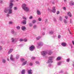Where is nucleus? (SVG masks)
Here are the masks:
<instances>
[{
    "instance_id": "nucleus-1",
    "label": "nucleus",
    "mask_w": 74,
    "mask_h": 74,
    "mask_svg": "<svg viewBox=\"0 0 74 74\" xmlns=\"http://www.w3.org/2000/svg\"><path fill=\"white\" fill-rule=\"evenodd\" d=\"M22 9L25 12H29L30 11V8L26 6V4L24 3L22 5Z\"/></svg>"
},
{
    "instance_id": "nucleus-2",
    "label": "nucleus",
    "mask_w": 74,
    "mask_h": 74,
    "mask_svg": "<svg viewBox=\"0 0 74 74\" xmlns=\"http://www.w3.org/2000/svg\"><path fill=\"white\" fill-rule=\"evenodd\" d=\"M14 1V0H12V1H11L10 4L9 5V7H10V9H8V14H12V10L11 9L12 8V7L13 6V4H12V1Z\"/></svg>"
},
{
    "instance_id": "nucleus-3",
    "label": "nucleus",
    "mask_w": 74,
    "mask_h": 74,
    "mask_svg": "<svg viewBox=\"0 0 74 74\" xmlns=\"http://www.w3.org/2000/svg\"><path fill=\"white\" fill-rule=\"evenodd\" d=\"M47 53L48 52L46 51H43L41 52V55L43 56L44 58H47V56H45L47 55Z\"/></svg>"
},
{
    "instance_id": "nucleus-4",
    "label": "nucleus",
    "mask_w": 74,
    "mask_h": 74,
    "mask_svg": "<svg viewBox=\"0 0 74 74\" xmlns=\"http://www.w3.org/2000/svg\"><path fill=\"white\" fill-rule=\"evenodd\" d=\"M38 46H37V48H40L41 47H42V46H43V42H40L38 43H37Z\"/></svg>"
},
{
    "instance_id": "nucleus-5",
    "label": "nucleus",
    "mask_w": 74,
    "mask_h": 74,
    "mask_svg": "<svg viewBox=\"0 0 74 74\" xmlns=\"http://www.w3.org/2000/svg\"><path fill=\"white\" fill-rule=\"evenodd\" d=\"M35 49V47L34 45H32L29 47V49L30 51H33Z\"/></svg>"
},
{
    "instance_id": "nucleus-6",
    "label": "nucleus",
    "mask_w": 74,
    "mask_h": 74,
    "mask_svg": "<svg viewBox=\"0 0 74 74\" xmlns=\"http://www.w3.org/2000/svg\"><path fill=\"white\" fill-rule=\"evenodd\" d=\"M61 45L64 47H66L67 46V43L66 42H62L61 43Z\"/></svg>"
},
{
    "instance_id": "nucleus-7",
    "label": "nucleus",
    "mask_w": 74,
    "mask_h": 74,
    "mask_svg": "<svg viewBox=\"0 0 74 74\" xmlns=\"http://www.w3.org/2000/svg\"><path fill=\"white\" fill-rule=\"evenodd\" d=\"M67 15H68V16H69L70 17H72V15H71V12H67Z\"/></svg>"
},
{
    "instance_id": "nucleus-8",
    "label": "nucleus",
    "mask_w": 74,
    "mask_h": 74,
    "mask_svg": "<svg viewBox=\"0 0 74 74\" xmlns=\"http://www.w3.org/2000/svg\"><path fill=\"white\" fill-rule=\"evenodd\" d=\"M69 5H70L73 6L74 5V2L73 1H71L69 2Z\"/></svg>"
},
{
    "instance_id": "nucleus-9",
    "label": "nucleus",
    "mask_w": 74,
    "mask_h": 74,
    "mask_svg": "<svg viewBox=\"0 0 74 74\" xmlns=\"http://www.w3.org/2000/svg\"><path fill=\"white\" fill-rule=\"evenodd\" d=\"M10 59L11 60H15V59L13 58V56L12 55H11L10 56Z\"/></svg>"
},
{
    "instance_id": "nucleus-10",
    "label": "nucleus",
    "mask_w": 74,
    "mask_h": 74,
    "mask_svg": "<svg viewBox=\"0 0 74 74\" xmlns=\"http://www.w3.org/2000/svg\"><path fill=\"white\" fill-rule=\"evenodd\" d=\"M53 60H51L50 59H49L48 60V62H47V63H53Z\"/></svg>"
},
{
    "instance_id": "nucleus-11",
    "label": "nucleus",
    "mask_w": 74,
    "mask_h": 74,
    "mask_svg": "<svg viewBox=\"0 0 74 74\" xmlns=\"http://www.w3.org/2000/svg\"><path fill=\"white\" fill-rule=\"evenodd\" d=\"M32 69L28 70L27 71L28 74H32Z\"/></svg>"
},
{
    "instance_id": "nucleus-12",
    "label": "nucleus",
    "mask_w": 74,
    "mask_h": 74,
    "mask_svg": "<svg viewBox=\"0 0 74 74\" xmlns=\"http://www.w3.org/2000/svg\"><path fill=\"white\" fill-rule=\"evenodd\" d=\"M26 29V28L24 26H23L22 27V29L23 31H25Z\"/></svg>"
},
{
    "instance_id": "nucleus-13",
    "label": "nucleus",
    "mask_w": 74,
    "mask_h": 74,
    "mask_svg": "<svg viewBox=\"0 0 74 74\" xmlns=\"http://www.w3.org/2000/svg\"><path fill=\"white\" fill-rule=\"evenodd\" d=\"M52 12H53V13H55L56 11V10L55 9V7H53V10H52Z\"/></svg>"
},
{
    "instance_id": "nucleus-14",
    "label": "nucleus",
    "mask_w": 74,
    "mask_h": 74,
    "mask_svg": "<svg viewBox=\"0 0 74 74\" xmlns=\"http://www.w3.org/2000/svg\"><path fill=\"white\" fill-rule=\"evenodd\" d=\"M22 23H23V25H26V20H23Z\"/></svg>"
},
{
    "instance_id": "nucleus-15",
    "label": "nucleus",
    "mask_w": 74,
    "mask_h": 74,
    "mask_svg": "<svg viewBox=\"0 0 74 74\" xmlns=\"http://www.w3.org/2000/svg\"><path fill=\"white\" fill-rule=\"evenodd\" d=\"M37 12L38 15H41V12L40 11L37 10Z\"/></svg>"
},
{
    "instance_id": "nucleus-16",
    "label": "nucleus",
    "mask_w": 74,
    "mask_h": 74,
    "mask_svg": "<svg viewBox=\"0 0 74 74\" xmlns=\"http://www.w3.org/2000/svg\"><path fill=\"white\" fill-rule=\"evenodd\" d=\"M27 63V61H25L23 63V64H22V66H25V65H26V64Z\"/></svg>"
},
{
    "instance_id": "nucleus-17",
    "label": "nucleus",
    "mask_w": 74,
    "mask_h": 74,
    "mask_svg": "<svg viewBox=\"0 0 74 74\" xmlns=\"http://www.w3.org/2000/svg\"><path fill=\"white\" fill-rule=\"evenodd\" d=\"M54 57L53 56H50L49 58V59H50L51 60H53Z\"/></svg>"
},
{
    "instance_id": "nucleus-18",
    "label": "nucleus",
    "mask_w": 74,
    "mask_h": 74,
    "mask_svg": "<svg viewBox=\"0 0 74 74\" xmlns=\"http://www.w3.org/2000/svg\"><path fill=\"white\" fill-rule=\"evenodd\" d=\"M37 27V26L36 25H34L33 26V29H36Z\"/></svg>"
},
{
    "instance_id": "nucleus-19",
    "label": "nucleus",
    "mask_w": 74,
    "mask_h": 74,
    "mask_svg": "<svg viewBox=\"0 0 74 74\" xmlns=\"http://www.w3.org/2000/svg\"><path fill=\"white\" fill-rule=\"evenodd\" d=\"M62 64V61H60L59 62H58V66H60V65H61V64Z\"/></svg>"
},
{
    "instance_id": "nucleus-20",
    "label": "nucleus",
    "mask_w": 74,
    "mask_h": 74,
    "mask_svg": "<svg viewBox=\"0 0 74 74\" xmlns=\"http://www.w3.org/2000/svg\"><path fill=\"white\" fill-rule=\"evenodd\" d=\"M25 70L23 69L21 71V73L22 74H25Z\"/></svg>"
},
{
    "instance_id": "nucleus-21",
    "label": "nucleus",
    "mask_w": 74,
    "mask_h": 74,
    "mask_svg": "<svg viewBox=\"0 0 74 74\" xmlns=\"http://www.w3.org/2000/svg\"><path fill=\"white\" fill-rule=\"evenodd\" d=\"M49 34H53V32L52 31H50L49 32Z\"/></svg>"
},
{
    "instance_id": "nucleus-22",
    "label": "nucleus",
    "mask_w": 74,
    "mask_h": 74,
    "mask_svg": "<svg viewBox=\"0 0 74 74\" xmlns=\"http://www.w3.org/2000/svg\"><path fill=\"white\" fill-rule=\"evenodd\" d=\"M12 51V49H10L8 52V54H10V53H11Z\"/></svg>"
},
{
    "instance_id": "nucleus-23",
    "label": "nucleus",
    "mask_w": 74,
    "mask_h": 74,
    "mask_svg": "<svg viewBox=\"0 0 74 74\" xmlns=\"http://www.w3.org/2000/svg\"><path fill=\"white\" fill-rule=\"evenodd\" d=\"M57 60H61V57H58L57 58Z\"/></svg>"
},
{
    "instance_id": "nucleus-24",
    "label": "nucleus",
    "mask_w": 74,
    "mask_h": 74,
    "mask_svg": "<svg viewBox=\"0 0 74 74\" xmlns=\"http://www.w3.org/2000/svg\"><path fill=\"white\" fill-rule=\"evenodd\" d=\"M41 38V36H38L36 38V39L37 40H40Z\"/></svg>"
},
{
    "instance_id": "nucleus-25",
    "label": "nucleus",
    "mask_w": 74,
    "mask_h": 74,
    "mask_svg": "<svg viewBox=\"0 0 74 74\" xmlns=\"http://www.w3.org/2000/svg\"><path fill=\"white\" fill-rule=\"evenodd\" d=\"M32 22L33 24H34L36 22V20H34L32 21Z\"/></svg>"
},
{
    "instance_id": "nucleus-26",
    "label": "nucleus",
    "mask_w": 74,
    "mask_h": 74,
    "mask_svg": "<svg viewBox=\"0 0 74 74\" xmlns=\"http://www.w3.org/2000/svg\"><path fill=\"white\" fill-rule=\"evenodd\" d=\"M53 20L54 22H55V23H57V21H56V19L55 18H54Z\"/></svg>"
},
{
    "instance_id": "nucleus-27",
    "label": "nucleus",
    "mask_w": 74,
    "mask_h": 74,
    "mask_svg": "<svg viewBox=\"0 0 74 74\" xmlns=\"http://www.w3.org/2000/svg\"><path fill=\"white\" fill-rule=\"evenodd\" d=\"M59 18L60 21H62V20H63V18H62V17L61 16L59 17Z\"/></svg>"
},
{
    "instance_id": "nucleus-28",
    "label": "nucleus",
    "mask_w": 74,
    "mask_h": 74,
    "mask_svg": "<svg viewBox=\"0 0 74 74\" xmlns=\"http://www.w3.org/2000/svg\"><path fill=\"white\" fill-rule=\"evenodd\" d=\"M4 12L5 13H7L8 12V9H5L4 10Z\"/></svg>"
},
{
    "instance_id": "nucleus-29",
    "label": "nucleus",
    "mask_w": 74,
    "mask_h": 74,
    "mask_svg": "<svg viewBox=\"0 0 74 74\" xmlns=\"http://www.w3.org/2000/svg\"><path fill=\"white\" fill-rule=\"evenodd\" d=\"M30 27H32L33 26V24L32 23H30L29 24Z\"/></svg>"
},
{
    "instance_id": "nucleus-30",
    "label": "nucleus",
    "mask_w": 74,
    "mask_h": 74,
    "mask_svg": "<svg viewBox=\"0 0 74 74\" xmlns=\"http://www.w3.org/2000/svg\"><path fill=\"white\" fill-rule=\"evenodd\" d=\"M48 53L49 55H51V54L52 53V51L49 52Z\"/></svg>"
},
{
    "instance_id": "nucleus-31",
    "label": "nucleus",
    "mask_w": 74,
    "mask_h": 74,
    "mask_svg": "<svg viewBox=\"0 0 74 74\" xmlns=\"http://www.w3.org/2000/svg\"><path fill=\"white\" fill-rule=\"evenodd\" d=\"M70 58H68L66 60V62H70Z\"/></svg>"
},
{
    "instance_id": "nucleus-32",
    "label": "nucleus",
    "mask_w": 74,
    "mask_h": 74,
    "mask_svg": "<svg viewBox=\"0 0 74 74\" xmlns=\"http://www.w3.org/2000/svg\"><path fill=\"white\" fill-rule=\"evenodd\" d=\"M61 38V36L60 35H58V38L60 39Z\"/></svg>"
},
{
    "instance_id": "nucleus-33",
    "label": "nucleus",
    "mask_w": 74,
    "mask_h": 74,
    "mask_svg": "<svg viewBox=\"0 0 74 74\" xmlns=\"http://www.w3.org/2000/svg\"><path fill=\"white\" fill-rule=\"evenodd\" d=\"M2 62H3V63H5L6 61H5V59H3Z\"/></svg>"
},
{
    "instance_id": "nucleus-34",
    "label": "nucleus",
    "mask_w": 74,
    "mask_h": 74,
    "mask_svg": "<svg viewBox=\"0 0 74 74\" xmlns=\"http://www.w3.org/2000/svg\"><path fill=\"white\" fill-rule=\"evenodd\" d=\"M11 40H12V42H14V40H15V39H14V38H11Z\"/></svg>"
},
{
    "instance_id": "nucleus-35",
    "label": "nucleus",
    "mask_w": 74,
    "mask_h": 74,
    "mask_svg": "<svg viewBox=\"0 0 74 74\" xmlns=\"http://www.w3.org/2000/svg\"><path fill=\"white\" fill-rule=\"evenodd\" d=\"M31 59L32 60H34V59H35V58L34 57H32Z\"/></svg>"
},
{
    "instance_id": "nucleus-36",
    "label": "nucleus",
    "mask_w": 74,
    "mask_h": 74,
    "mask_svg": "<svg viewBox=\"0 0 74 74\" xmlns=\"http://www.w3.org/2000/svg\"><path fill=\"white\" fill-rule=\"evenodd\" d=\"M45 21L46 23H48V19H46Z\"/></svg>"
},
{
    "instance_id": "nucleus-37",
    "label": "nucleus",
    "mask_w": 74,
    "mask_h": 74,
    "mask_svg": "<svg viewBox=\"0 0 74 74\" xmlns=\"http://www.w3.org/2000/svg\"><path fill=\"white\" fill-rule=\"evenodd\" d=\"M35 63H36V64H39V63L38 61H36L35 62Z\"/></svg>"
},
{
    "instance_id": "nucleus-38",
    "label": "nucleus",
    "mask_w": 74,
    "mask_h": 74,
    "mask_svg": "<svg viewBox=\"0 0 74 74\" xmlns=\"http://www.w3.org/2000/svg\"><path fill=\"white\" fill-rule=\"evenodd\" d=\"M21 61H22V62H23V61H24V60H25V59L23 58H22L21 59Z\"/></svg>"
},
{
    "instance_id": "nucleus-39",
    "label": "nucleus",
    "mask_w": 74,
    "mask_h": 74,
    "mask_svg": "<svg viewBox=\"0 0 74 74\" xmlns=\"http://www.w3.org/2000/svg\"><path fill=\"white\" fill-rule=\"evenodd\" d=\"M63 9L64 11H66V8L65 7H63Z\"/></svg>"
},
{
    "instance_id": "nucleus-40",
    "label": "nucleus",
    "mask_w": 74,
    "mask_h": 74,
    "mask_svg": "<svg viewBox=\"0 0 74 74\" xmlns=\"http://www.w3.org/2000/svg\"><path fill=\"white\" fill-rule=\"evenodd\" d=\"M32 65H33V63H32V62H31V63L29 64V66H32Z\"/></svg>"
},
{
    "instance_id": "nucleus-41",
    "label": "nucleus",
    "mask_w": 74,
    "mask_h": 74,
    "mask_svg": "<svg viewBox=\"0 0 74 74\" xmlns=\"http://www.w3.org/2000/svg\"><path fill=\"white\" fill-rule=\"evenodd\" d=\"M19 41L20 42H22V41H23V40L22 39H20L19 40Z\"/></svg>"
},
{
    "instance_id": "nucleus-42",
    "label": "nucleus",
    "mask_w": 74,
    "mask_h": 74,
    "mask_svg": "<svg viewBox=\"0 0 74 74\" xmlns=\"http://www.w3.org/2000/svg\"><path fill=\"white\" fill-rule=\"evenodd\" d=\"M23 19H24L25 20H24V21H26V20H27V19H26V18L25 17H23Z\"/></svg>"
},
{
    "instance_id": "nucleus-43",
    "label": "nucleus",
    "mask_w": 74,
    "mask_h": 74,
    "mask_svg": "<svg viewBox=\"0 0 74 74\" xmlns=\"http://www.w3.org/2000/svg\"><path fill=\"white\" fill-rule=\"evenodd\" d=\"M39 21H41V18H39L38 19Z\"/></svg>"
},
{
    "instance_id": "nucleus-44",
    "label": "nucleus",
    "mask_w": 74,
    "mask_h": 74,
    "mask_svg": "<svg viewBox=\"0 0 74 74\" xmlns=\"http://www.w3.org/2000/svg\"><path fill=\"white\" fill-rule=\"evenodd\" d=\"M64 22L65 23H67V21L66 20H64Z\"/></svg>"
},
{
    "instance_id": "nucleus-45",
    "label": "nucleus",
    "mask_w": 74,
    "mask_h": 74,
    "mask_svg": "<svg viewBox=\"0 0 74 74\" xmlns=\"http://www.w3.org/2000/svg\"><path fill=\"white\" fill-rule=\"evenodd\" d=\"M27 39H25L24 40V41L25 42H27Z\"/></svg>"
},
{
    "instance_id": "nucleus-46",
    "label": "nucleus",
    "mask_w": 74,
    "mask_h": 74,
    "mask_svg": "<svg viewBox=\"0 0 74 74\" xmlns=\"http://www.w3.org/2000/svg\"><path fill=\"white\" fill-rule=\"evenodd\" d=\"M59 73H63V71H60Z\"/></svg>"
},
{
    "instance_id": "nucleus-47",
    "label": "nucleus",
    "mask_w": 74,
    "mask_h": 74,
    "mask_svg": "<svg viewBox=\"0 0 74 74\" xmlns=\"http://www.w3.org/2000/svg\"><path fill=\"white\" fill-rule=\"evenodd\" d=\"M9 24H12V22L11 21L9 22Z\"/></svg>"
},
{
    "instance_id": "nucleus-48",
    "label": "nucleus",
    "mask_w": 74,
    "mask_h": 74,
    "mask_svg": "<svg viewBox=\"0 0 74 74\" xmlns=\"http://www.w3.org/2000/svg\"><path fill=\"white\" fill-rule=\"evenodd\" d=\"M17 9V8H16V7H14V10H16Z\"/></svg>"
},
{
    "instance_id": "nucleus-49",
    "label": "nucleus",
    "mask_w": 74,
    "mask_h": 74,
    "mask_svg": "<svg viewBox=\"0 0 74 74\" xmlns=\"http://www.w3.org/2000/svg\"><path fill=\"white\" fill-rule=\"evenodd\" d=\"M60 14V12L59 11H58L57 12V14Z\"/></svg>"
},
{
    "instance_id": "nucleus-50",
    "label": "nucleus",
    "mask_w": 74,
    "mask_h": 74,
    "mask_svg": "<svg viewBox=\"0 0 74 74\" xmlns=\"http://www.w3.org/2000/svg\"><path fill=\"white\" fill-rule=\"evenodd\" d=\"M65 18L66 19H67V18H68V16H65Z\"/></svg>"
},
{
    "instance_id": "nucleus-51",
    "label": "nucleus",
    "mask_w": 74,
    "mask_h": 74,
    "mask_svg": "<svg viewBox=\"0 0 74 74\" xmlns=\"http://www.w3.org/2000/svg\"><path fill=\"white\" fill-rule=\"evenodd\" d=\"M32 18H33V16H31L29 18V19H32Z\"/></svg>"
},
{
    "instance_id": "nucleus-52",
    "label": "nucleus",
    "mask_w": 74,
    "mask_h": 74,
    "mask_svg": "<svg viewBox=\"0 0 74 74\" xmlns=\"http://www.w3.org/2000/svg\"><path fill=\"white\" fill-rule=\"evenodd\" d=\"M70 23H73V22H72V20H70Z\"/></svg>"
},
{
    "instance_id": "nucleus-53",
    "label": "nucleus",
    "mask_w": 74,
    "mask_h": 74,
    "mask_svg": "<svg viewBox=\"0 0 74 74\" xmlns=\"http://www.w3.org/2000/svg\"><path fill=\"white\" fill-rule=\"evenodd\" d=\"M18 55H17L16 56V59H18Z\"/></svg>"
},
{
    "instance_id": "nucleus-54",
    "label": "nucleus",
    "mask_w": 74,
    "mask_h": 74,
    "mask_svg": "<svg viewBox=\"0 0 74 74\" xmlns=\"http://www.w3.org/2000/svg\"><path fill=\"white\" fill-rule=\"evenodd\" d=\"M72 66H73V67H74V62H73Z\"/></svg>"
},
{
    "instance_id": "nucleus-55",
    "label": "nucleus",
    "mask_w": 74,
    "mask_h": 74,
    "mask_svg": "<svg viewBox=\"0 0 74 74\" xmlns=\"http://www.w3.org/2000/svg\"><path fill=\"white\" fill-rule=\"evenodd\" d=\"M52 66V65L51 64H49V67H50V66Z\"/></svg>"
},
{
    "instance_id": "nucleus-56",
    "label": "nucleus",
    "mask_w": 74,
    "mask_h": 74,
    "mask_svg": "<svg viewBox=\"0 0 74 74\" xmlns=\"http://www.w3.org/2000/svg\"><path fill=\"white\" fill-rule=\"evenodd\" d=\"M1 49H2V47H1L0 46V51L1 50Z\"/></svg>"
},
{
    "instance_id": "nucleus-57",
    "label": "nucleus",
    "mask_w": 74,
    "mask_h": 74,
    "mask_svg": "<svg viewBox=\"0 0 74 74\" xmlns=\"http://www.w3.org/2000/svg\"><path fill=\"white\" fill-rule=\"evenodd\" d=\"M16 29H19V26H17L16 27Z\"/></svg>"
},
{
    "instance_id": "nucleus-58",
    "label": "nucleus",
    "mask_w": 74,
    "mask_h": 74,
    "mask_svg": "<svg viewBox=\"0 0 74 74\" xmlns=\"http://www.w3.org/2000/svg\"><path fill=\"white\" fill-rule=\"evenodd\" d=\"M52 3L53 4H55V2H54V1H53L52 2Z\"/></svg>"
},
{
    "instance_id": "nucleus-59",
    "label": "nucleus",
    "mask_w": 74,
    "mask_h": 74,
    "mask_svg": "<svg viewBox=\"0 0 74 74\" xmlns=\"http://www.w3.org/2000/svg\"><path fill=\"white\" fill-rule=\"evenodd\" d=\"M20 47H22L23 46V45H19Z\"/></svg>"
},
{
    "instance_id": "nucleus-60",
    "label": "nucleus",
    "mask_w": 74,
    "mask_h": 74,
    "mask_svg": "<svg viewBox=\"0 0 74 74\" xmlns=\"http://www.w3.org/2000/svg\"><path fill=\"white\" fill-rule=\"evenodd\" d=\"M53 38H55V37H56V35H54L53 36Z\"/></svg>"
},
{
    "instance_id": "nucleus-61",
    "label": "nucleus",
    "mask_w": 74,
    "mask_h": 74,
    "mask_svg": "<svg viewBox=\"0 0 74 74\" xmlns=\"http://www.w3.org/2000/svg\"><path fill=\"white\" fill-rule=\"evenodd\" d=\"M7 60L8 61H9V60H10V59L8 58L7 59Z\"/></svg>"
},
{
    "instance_id": "nucleus-62",
    "label": "nucleus",
    "mask_w": 74,
    "mask_h": 74,
    "mask_svg": "<svg viewBox=\"0 0 74 74\" xmlns=\"http://www.w3.org/2000/svg\"><path fill=\"white\" fill-rule=\"evenodd\" d=\"M69 32L70 34H71V32L69 31Z\"/></svg>"
},
{
    "instance_id": "nucleus-63",
    "label": "nucleus",
    "mask_w": 74,
    "mask_h": 74,
    "mask_svg": "<svg viewBox=\"0 0 74 74\" xmlns=\"http://www.w3.org/2000/svg\"><path fill=\"white\" fill-rule=\"evenodd\" d=\"M42 34L43 35H45V33L44 32Z\"/></svg>"
},
{
    "instance_id": "nucleus-64",
    "label": "nucleus",
    "mask_w": 74,
    "mask_h": 74,
    "mask_svg": "<svg viewBox=\"0 0 74 74\" xmlns=\"http://www.w3.org/2000/svg\"><path fill=\"white\" fill-rule=\"evenodd\" d=\"M48 11H50V12L51 11V10H50V9H48Z\"/></svg>"
}]
</instances>
